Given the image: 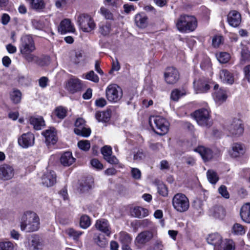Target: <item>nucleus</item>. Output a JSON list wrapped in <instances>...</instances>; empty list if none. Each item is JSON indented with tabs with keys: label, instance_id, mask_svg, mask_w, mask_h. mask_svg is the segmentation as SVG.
<instances>
[{
	"label": "nucleus",
	"instance_id": "obj_25",
	"mask_svg": "<svg viewBox=\"0 0 250 250\" xmlns=\"http://www.w3.org/2000/svg\"><path fill=\"white\" fill-rule=\"evenodd\" d=\"M210 215L215 218L222 219L226 216V210L221 206H215L209 209Z\"/></svg>",
	"mask_w": 250,
	"mask_h": 250
},
{
	"label": "nucleus",
	"instance_id": "obj_27",
	"mask_svg": "<svg viewBox=\"0 0 250 250\" xmlns=\"http://www.w3.org/2000/svg\"><path fill=\"white\" fill-rule=\"evenodd\" d=\"M135 23L140 28H145L148 25V18L143 13L137 14L135 17Z\"/></svg>",
	"mask_w": 250,
	"mask_h": 250
},
{
	"label": "nucleus",
	"instance_id": "obj_62",
	"mask_svg": "<svg viewBox=\"0 0 250 250\" xmlns=\"http://www.w3.org/2000/svg\"><path fill=\"white\" fill-rule=\"evenodd\" d=\"M241 57L242 61H249L250 60V52L243 49L241 51Z\"/></svg>",
	"mask_w": 250,
	"mask_h": 250
},
{
	"label": "nucleus",
	"instance_id": "obj_24",
	"mask_svg": "<svg viewBox=\"0 0 250 250\" xmlns=\"http://www.w3.org/2000/svg\"><path fill=\"white\" fill-rule=\"evenodd\" d=\"M153 234L149 231H145L140 233L135 239V243L138 245H144L149 241L152 238Z\"/></svg>",
	"mask_w": 250,
	"mask_h": 250
},
{
	"label": "nucleus",
	"instance_id": "obj_34",
	"mask_svg": "<svg viewBox=\"0 0 250 250\" xmlns=\"http://www.w3.org/2000/svg\"><path fill=\"white\" fill-rule=\"evenodd\" d=\"M95 118L98 122H107L110 118V112L109 111L97 112L95 114Z\"/></svg>",
	"mask_w": 250,
	"mask_h": 250
},
{
	"label": "nucleus",
	"instance_id": "obj_40",
	"mask_svg": "<svg viewBox=\"0 0 250 250\" xmlns=\"http://www.w3.org/2000/svg\"><path fill=\"white\" fill-rule=\"evenodd\" d=\"M111 24L108 22L102 24L100 25L99 32L104 36H107L111 32Z\"/></svg>",
	"mask_w": 250,
	"mask_h": 250
},
{
	"label": "nucleus",
	"instance_id": "obj_49",
	"mask_svg": "<svg viewBox=\"0 0 250 250\" xmlns=\"http://www.w3.org/2000/svg\"><path fill=\"white\" fill-rule=\"evenodd\" d=\"M185 94L184 90L181 91L178 89H175L172 91L171 93V99L175 101H177L182 96Z\"/></svg>",
	"mask_w": 250,
	"mask_h": 250
},
{
	"label": "nucleus",
	"instance_id": "obj_45",
	"mask_svg": "<svg viewBox=\"0 0 250 250\" xmlns=\"http://www.w3.org/2000/svg\"><path fill=\"white\" fill-rule=\"evenodd\" d=\"M67 110L62 106L58 107L54 112V115L60 119H63L66 115Z\"/></svg>",
	"mask_w": 250,
	"mask_h": 250
},
{
	"label": "nucleus",
	"instance_id": "obj_20",
	"mask_svg": "<svg viewBox=\"0 0 250 250\" xmlns=\"http://www.w3.org/2000/svg\"><path fill=\"white\" fill-rule=\"evenodd\" d=\"M67 88L68 90L72 93L78 92L82 88L81 81L77 78H71L68 82Z\"/></svg>",
	"mask_w": 250,
	"mask_h": 250
},
{
	"label": "nucleus",
	"instance_id": "obj_26",
	"mask_svg": "<svg viewBox=\"0 0 250 250\" xmlns=\"http://www.w3.org/2000/svg\"><path fill=\"white\" fill-rule=\"evenodd\" d=\"M42 134L45 137L46 142L48 144H54L58 140L57 133L54 128L46 130Z\"/></svg>",
	"mask_w": 250,
	"mask_h": 250
},
{
	"label": "nucleus",
	"instance_id": "obj_6",
	"mask_svg": "<svg viewBox=\"0 0 250 250\" xmlns=\"http://www.w3.org/2000/svg\"><path fill=\"white\" fill-rule=\"evenodd\" d=\"M105 96L109 102L118 103L122 98L123 90L121 87L117 84H110L105 89Z\"/></svg>",
	"mask_w": 250,
	"mask_h": 250
},
{
	"label": "nucleus",
	"instance_id": "obj_28",
	"mask_svg": "<svg viewBox=\"0 0 250 250\" xmlns=\"http://www.w3.org/2000/svg\"><path fill=\"white\" fill-rule=\"evenodd\" d=\"M195 150L200 154L205 161L210 160L213 157L212 151L204 146H199Z\"/></svg>",
	"mask_w": 250,
	"mask_h": 250
},
{
	"label": "nucleus",
	"instance_id": "obj_50",
	"mask_svg": "<svg viewBox=\"0 0 250 250\" xmlns=\"http://www.w3.org/2000/svg\"><path fill=\"white\" fill-rule=\"evenodd\" d=\"M85 79L94 83H98L99 81V77L92 70L89 71L85 76Z\"/></svg>",
	"mask_w": 250,
	"mask_h": 250
},
{
	"label": "nucleus",
	"instance_id": "obj_64",
	"mask_svg": "<svg viewBox=\"0 0 250 250\" xmlns=\"http://www.w3.org/2000/svg\"><path fill=\"white\" fill-rule=\"evenodd\" d=\"M48 82V79L47 77H42L39 80V85L42 88H44L47 86Z\"/></svg>",
	"mask_w": 250,
	"mask_h": 250
},
{
	"label": "nucleus",
	"instance_id": "obj_61",
	"mask_svg": "<svg viewBox=\"0 0 250 250\" xmlns=\"http://www.w3.org/2000/svg\"><path fill=\"white\" fill-rule=\"evenodd\" d=\"M32 23L34 27L37 29L41 30L44 28V24L40 20H34L33 21Z\"/></svg>",
	"mask_w": 250,
	"mask_h": 250
},
{
	"label": "nucleus",
	"instance_id": "obj_4",
	"mask_svg": "<svg viewBox=\"0 0 250 250\" xmlns=\"http://www.w3.org/2000/svg\"><path fill=\"white\" fill-rule=\"evenodd\" d=\"M149 124L152 130L160 135H164L168 131L169 124L165 118L161 116H150Z\"/></svg>",
	"mask_w": 250,
	"mask_h": 250
},
{
	"label": "nucleus",
	"instance_id": "obj_60",
	"mask_svg": "<svg viewBox=\"0 0 250 250\" xmlns=\"http://www.w3.org/2000/svg\"><path fill=\"white\" fill-rule=\"evenodd\" d=\"M222 37L220 36H215L212 39V45L214 47H217L221 43Z\"/></svg>",
	"mask_w": 250,
	"mask_h": 250
},
{
	"label": "nucleus",
	"instance_id": "obj_29",
	"mask_svg": "<svg viewBox=\"0 0 250 250\" xmlns=\"http://www.w3.org/2000/svg\"><path fill=\"white\" fill-rule=\"evenodd\" d=\"M75 159L70 152H64L60 158V162L64 167L70 166L75 162Z\"/></svg>",
	"mask_w": 250,
	"mask_h": 250
},
{
	"label": "nucleus",
	"instance_id": "obj_38",
	"mask_svg": "<svg viewBox=\"0 0 250 250\" xmlns=\"http://www.w3.org/2000/svg\"><path fill=\"white\" fill-rule=\"evenodd\" d=\"M246 232L244 227L239 223H235L232 228V233L236 235H243Z\"/></svg>",
	"mask_w": 250,
	"mask_h": 250
},
{
	"label": "nucleus",
	"instance_id": "obj_47",
	"mask_svg": "<svg viewBox=\"0 0 250 250\" xmlns=\"http://www.w3.org/2000/svg\"><path fill=\"white\" fill-rule=\"evenodd\" d=\"M68 235L72 237L73 239L75 241H78L79 237L83 234L82 231H77L75 229L71 228L67 230Z\"/></svg>",
	"mask_w": 250,
	"mask_h": 250
},
{
	"label": "nucleus",
	"instance_id": "obj_19",
	"mask_svg": "<svg viewBox=\"0 0 250 250\" xmlns=\"http://www.w3.org/2000/svg\"><path fill=\"white\" fill-rule=\"evenodd\" d=\"M42 183L47 187L53 186L56 182V175L54 171H47L42 177Z\"/></svg>",
	"mask_w": 250,
	"mask_h": 250
},
{
	"label": "nucleus",
	"instance_id": "obj_5",
	"mask_svg": "<svg viewBox=\"0 0 250 250\" xmlns=\"http://www.w3.org/2000/svg\"><path fill=\"white\" fill-rule=\"evenodd\" d=\"M176 26L182 32L193 31L197 27V21L193 16L182 15L178 19Z\"/></svg>",
	"mask_w": 250,
	"mask_h": 250
},
{
	"label": "nucleus",
	"instance_id": "obj_48",
	"mask_svg": "<svg viewBox=\"0 0 250 250\" xmlns=\"http://www.w3.org/2000/svg\"><path fill=\"white\" fill-rule=\"evenodd\" d=\"M32 8L36 10H41L44 7L43 0H30Z\"/></svg>",
	"mask_w": 250,
	"mask_h": 250
},
{
	"label": "nucleus",
	"instance_id": "obj_11",
	"mask_svg": "<svg viewBox=\"0 0 250 250\" xmlns=\"http://www.w3.org/2000/svg\"><path fill=\"white\" fill-rule=\"evenodd\" d=\"M164 77L167 83L173 84L178 81L180 75L177 69L173 67H168L166 69Z\"/></svg>",
	"mask_w": 250,
	"mask_h": 250
},
{
	"label": "nucleus",
	"instance_id": "obj_56",
	"mask_svg": "<svg viewBox=\"0 0 250 250\" xmlns=\"http://www.w3.org/2000/svg\"><path fill=\"white\" fill-rule=\"evenodd\" d=\"M91 166L97 168V169H102L103 168V165L97 159H93L90 161Z\"/></svg>",
	"mask_w": 250,
	"mask_h": 250
},
{
	"label": "nucleus",
	"instance_id": "obj_3",
	"mask_svg": "<svg viewBox=\"0 0 250 250\" xmlns=\"http://www.w3.org/2000/svg\"><path fill=\"white\" fill-rule=\"evenodd\" d=\"M207 242L214 246V250H234V242L229 239L223 240L222 237L217 233L209 235Z\"/></svg>",
	"mask_w": 250,
	"mask_h": 250
},
{
	"label": "nucleus",
	"instance_id": "obj_10",
	"mask_svg": "<svg viewBox=\"0 0 250 250\" xmlns=\"http://www.w3.org/2000/svg\"><path fill=\"white\" fill-rule=\"evenodd\" d=\"M227 129L230 135L238 137L241 135L244 132V125L242 121L239 119H234L228 126Z\"/></svg>",
	"mask_w": 250,
	"mask_h": 250
},
{
	"label": "nucleus",
	"instance_id": "obj_13",
	"mask_svg": "<svg viewBox=\"0 0 250 250\" xmlns=\"http://www.w3.org/2000/svg\"><path fill=\"white\" fill-rule=\"evenodd\" d=\"M75 128L74 132L78 135L87 137L91 133V130L89 128L84 127L85 121L82 118H78L75 123Z\"/></svg>",
	"mask_w": 250,
	"mask_h": 250
},
{
	"label": "nucleus",
	"instance_id": "obj_37",
	"mask_svg": "<svg viewBox=\"0 0 250 250\" xmlns=\"http://www.w3.org/2000/svg\"><path fill=\"white\" fill-rule=\"evenodd\" d=\"M93 181L92 179H86L80 185V190L82 193L86 192L93 186Z\"/></svg>",
	"mask_w": 250,
	"mask_h": 250
},
{
	"label": "nucleus",
	"instance_id": "obj_2",
	"mask_svg": "<svg viewBox=\"0 0 250 250\" xmlns=\"http://www.w3.org/2000/svg\"><path fill=\"white\" fill-rule=\"evenodd\" d=\"M40 228V219L37 214L32 211H26L21 217V229L27 231H37Z\"/></svg>",
	"mask_w": 250,
	"mask_h": 250
},
{
	"label": "nucleus",
	"instance_id": "obj_57",
	"mask_svg": "<svg viewBox=\"0 0 250 250\" xmlns=\"http://www.w3.org/2000/svg\"><path fill=\"white\" fill-rule=\"evenodd\" d=\"M243 72L245 79L250 84V64H248L243 68Z\"/></svg>",
	"mask_w": 250,
	"mask_h": 250
},
{
	"label": "nucleus",
	"instance_id": "obj_15",
	"mask_svg": "<svg viewBox=\"0 0 250 250\" xmlns=\"http://www.w3.org/2000/svg\"><path fill=\"white\" fill-rule=\"evenodd\" d=\"M35 143L34 135L31 132L23 134L18 139V143L23 148H27L33 146Z\"/></svg>",
	"mask_w": 250,
	"mask_h": 250
},
{
	"label": "nucleus",
	"instance_id": "obj_59",
	"mask_svg": "<svg viewBox=\"0 0 250 250\" xmlns=\"http://www.w3.org/2000/svg\"><path fill=\"white\" fill-rule=\"evenodd\" d=\"M203 202L197 199L193 202V207L197 210H202Z\"/></svg>",
	"mask_w": 250,
	"mask_h": 250
},
{
	"label": "nucleus",
	"instance_id": "obj_63",
	"mask_svg": "<svg viewBox=\"0 0 250 250\" xmlns=\"http://www.w3.org/2000/svg\"><path fill=\"white\" fill-rule=\"evenodd\" d=\"M107 103L106 100L103 98H101L96 100L95 104L97 106L103 107Z\"/></svg>",
	"mask_w": 250,
	"mask_h": 250
},
{
	"label": "nucleus",
	"instance_id": "obj_8",
	"mask_svg": "<svg viewBox=\"0 0 250 250\" xmlns=\"http://www.w3.org/2000/svg\"><path fill=\"white\" fill-rule=\"evenodd\" d=\"M172 206L178 212H183L188 210L189 207V200L183 193H177L172 198Z\"/></svg>",
	"mask_w": 250,
	"mask_h": 250
},
{
	"label": "nucleus",
	"instance_id": "obj_22",
	"mask_svg": "<svg viewBox=\"0 0 250 250\" xmlns=\"http://www.w3.org/2000/svg\"><path fill=\"white\" fill-rule=\"evenodd\" d=\"M240 216L243 222L250 224V203H245L241 207Z\"/></svg>",
	"mask_w": 250,
	"mask_h": 250
},
{
	"label": "nucleus",
	"instance_id": "obj_16",
	"mask_svg": "<svg viewBox=\"0 0 250 250\" xmlns=\"http://www.w3.org/2000/svg\"><path fill=\"white\" fill-rule=\"evenodd\" d=\"M101 152L104 158L108 163L111 164H117L119 163L117 158L112 155V148L110 146H105L101 148Z\"/></svg>",
	"mask_w": 250,
	"mask_h": 250
},
{
	"label": "nucleus",
	"instance_id": "obj_36",
	"mask_svg": "<svg viewBox=\"0 0 250 250\" xmlns=\"http://www.w3.org/2000/svg\"><path fill=\"white\" fill-rule=\"evenodd\" d=\"M21 98V93L18 89H13L10 93V98L11 101L15 104L20 103Z\"/></svg>",
	"mask_w": 250,
	"mask_h": 250
},
{
	"label": "nucleus",
	"instance_id": "obj_9",
	"mask_svg": "<svg viewBox=\"0 0 250 250\" xmlns=\"http://www.w3.org/2000/svg\"><path fill=\"white\" fill-rule=\"evenodd\" d=\"M78 22L81 29L85 32H89L95 28L93 19L87 14H80L78 17Z\"/></svg>",
	"mask_w": 250,
	"mask_h": 250
},
{
	"label": "nucleus",
	"instance_id": "obj_14",
	"mask_svg": "<svg viewBox=\"0 0 250 250\" xmlns=\"http://www.w3.org/2000/svg\"><path fill=\"white\" fill-rule=\"evenodd\" d=\"M15 170L13 167L8 164H4L0 166V179L7 181L14 176Z\"/></svg>",
	"mask_w": 250,
	"mask_h": 250
},
{
	"label": "nucleus",
	"instance_id": "obj_39",
	"mask_svg": "<svg viewBox=\"0 0 250 250\" xmlns=\"http://www.w3.org/2000/svg\"><path fill=\"white\" fill-rule=\"evenodd\" d=\"M208 181L212 184H215L219 180L217 173L212 169H209L207 172Z\"/></svg>",
	"mask_w": 250,
	"mask_h": 250
},
{
	"label": "nucleus",
	"instance_id": "obj_23",
	"mask_svg": "<svg viewBox=\"0 0 250 250\" xmlns=\"http://www.w3.org/2000/svg\"><path fill=\"white\" fill-rule=\"evenodd\" d=\"M95 227L98 229L105 233L107 236L110 235V228L106 220L104 219L98 220L96 221Z\"/></svg>",
	"mask_w": 250,
	"mask_h": 250
},
{
	"label": "nucleus",
	"instance_id": "obj_30",
	"mask_svg": "<svg viewBox=\"0 0 250 250\" xmlns=\"http://www.w3.org/2000/svg\"><path fill=\"white\" fill-rule=\"evenodd\" d=\"M227 97L226 91L223 88L215 91L213 94V98L218 104H221L226 101Z\"/></svg>",
	"mask_w": 250,
	"mask_h": 250
},
{
	"label": "nucleus",
	"instance_id": "obj_31",
	"mask_svg": "<svg viewBox=\"0 0 250 250\" xmlns=\"http://www.w3.org/2000/svg\"><path fill=\"white\" fill-rule=\"evenodd\" d=\"M219 76L220 79L224 83L232 84L234 82V78L232 74L227 69H222L220 71Z\"/></svg>",
	"mask_w": 250,
	"mask_h": 250
},
{
	"label": "nucleus",
	"instance_id": "obj_53",
	"mask_svg": "<svg viewBox=\"0 0 250 250\" xmlns=\"http://www.w3.org/2000/svg\"><path fill=\"white\" fill-rule=\"evenodd\" d=\"M219 193L226 199H228L229 197V194L227 190V187L224 185H222L218 188Z\"/></svg>",
	"mask_w": 250,
	"mask_h": 250
},
{
	"label": "nucleus",
	"instance_id": "obj_43",
	"mask_svg": "<svg viewBox=\"0 0 250 250\" xmlns=\"http://www.w3.org/2000/svg\"><path fill=\"white\" fill-rule=\"evenodd\" d=\"M95 242L100 247H105L108 244V241L104 235L99 234L95 238Z\"/></svg>",
	"mask_w": 250,
	"mask_h": 250
},
{
	"label": "nucleus",
	"instance_id": "obj_52",
	"mask_svg": "<svg viewBox=\"0 0 250 250\" xmlns=\"http://www.w3.org/2000/svg\"><path fill=\"white\" fill-rule=\"evenodd\" d=\"M14 245L9 241L0 243V250H13Z\"/></svg>",
	"mask_w": 250,
	"mask_h": 250
},
{
	"label": "nucleus",
	"instance_id": "obj_51",
	"mask_svg": "<svg viewBox=\"0 0 250 250\" xmlns=\"http://www.w3.org/2000/svg\"><path fill=\"white\" fill-rule=\"evenodd\" d=\"M78 146L81 149L87 151L90 147V144L88 140H81L78 143Z\"/></svg>",
	"mask_w": 250,
	"mask_h": 250
},
{
	"label": "nucleus",
	"instance_id": "obj_18",
	"mask_svg": "<svg viewBox=\"0 0 250 250\" xmlns=\"http://www.w3.org/2000/svg\"><path fill=\"white\" fill-rule=\"evenodd\" d=\"M27 250H42V244L39 237L33 235L28 239V244L26 246Z\"/></svg>",
	"mask_w": 250,
	"mask_h": 250
},
{
	"label": "nucleus",
	"instance_id": "obj_58",
	"mask_svg": "<svg viewBox=\"0 0 250 250\" xmlns=\"http://www.w3.org/2000/svg\"><path fill=\"white\" fill-rule=\"evenodd\" d=\"M120 69V65L117 58L115 60H113L112 63V68L109 71V73H111L113 71H118Z\"/></svg>",
	"mask_w": 250,
	"mask_h": 250
},
{
	"label": "nucleus",
	"instance_id": "obj_17",
	"mask_svg": "<svg viewBox=\"0 0 250 250\" xmlns=\"http://www.w3.org/2000/svg\"><path fill=\"white\" fill-rule=\"evenodd\" d=\"M227 19L229 24L231 26L237 27L241 22V16L238 12L233 10L229 12Z\"/></svg>",
	"mask_w": 250,
	"mask_h": 250
},
{
	"label": "nucleus",
	"instance_id": "obj_55",
	"mask_svg": "<svg viewBox=\"0 0 250 250\" xmlns=\"http://www.w3.org/2000/svg\"><path fill=\"white\" fill-rule=\"evenodd\" d=\"M158 193L163 196H166L168 194L167 187L164 184H160L158 187Z\"/></svg>",
	"mask_w": 250,
	"mask_h": 250
},
{
	"label": "nucleus",
	"instance_id": "obj_44",
	"mask_svg": "<svg viewBox=\"0 0 250 250\" xmlns=\"http://www.w3.org/2000/svg\"><path fill=\"white\" fill-rule=\"evenodd\" d=\"M119 239L122 244H130L132 240L130 235L125 232H120Z\"/></svg>",
	"mask_w": 250,
	"mask_h": 250
},
{
	"label": "nucleus",
	"instance_id": "obj_21",
	"mask_svg": "<svg viewBox=\"0 0 250 250\" xmlns=\"http://www.w3.org/2000/svg\"><path fill=\"white\" fill-rule=\"evenodd\" d=\"M58 30L62 34H64L67 33L74 32L75 28L72 25L70 20L64 19L61 22Z\"/></svg>",
	"mask_w": 250,
	"mask_h": 250
},
{
	"label": "nucleus",
	"instance_id": "obj_46",
	"mask_svg": "<svg viewBox=\"0 0 250 250\" xmlns=\"http://www.w3.org/2000/svg\"><path fill=\"white\" fill-rule=\"evenodd\" d=\"M91 224L90 218L85 215H83L80 218V225L83 229L87 228Z\"/></svg>",
	"mask_w": 250,
	"mask_h": 250
},
{
	"label": "nucleus",
	"instance_id": "obj_32",
	"mask_svg": "<svg viewBox=\"0 0 250 250\" xmlns=\"http://www.w3.org/2000/svg\"><path fill=\"white\" fill-rule=\"evenodd\" d=\"M132 155L133 161L137 163L143 161L146 156V152L142 149H134Z\"/></svg>",
	"mask_w": 250,
	"mask_h": 250
},
{
	"label": "nucleus",
	"instance_id": "obj_35",
	"mask_svg": "<svg viewBox=\"0 0 250 250\" xmlns=\"http://www.w3.org/2000/svg\"><path fill=\"white\" fill-rule=\"evenodd\" d=\"M30 123L36 130H40L42 127L44 125V122L42 117H31Z\"/></svg>",
	"mask_w": 250,
	"mask_h": 250
},
{
	"label": "nucleus",
	"instance_id": "obj_12",
	"mask_svg": "<svg viewBox=\"0 0 250 250\" xmlns=\"http://www.w3.org/2000/svg\"><path fill=\"white\" fill-rule=\"evenodd\" d=\"M247 149V147L244 144L241 143H234L231 146L229 153L232 158H240L246 154Z\"/></svg>",
	"mask_w": 250,
	"mask_h": 250
},
{
	"label": "nucleus",
	"instance_id": "obj_54",
	"mask_svg": "<svg viewBox=\"0 0 250 250\" xmlns=\"http://www.w3.org/2000/svg\"><path fill=\"white\" fill-rule=\"evenodd\" d=\"M131 174L132 178L134 179L139 180L141 178V172L140 170L137 168H132Z\"/></svg>",
	"mask_w": 250,
	"mask_h": 250
},
{
	"label": "nucleus",
	"instance_id": "obj_7",
	"mask_svg": "<svg viewBox=\"0 0 250 250\" xmlns=\"http://www.w3.org/2000/svg\"><path fill=\"white\" fill-rule=\"evenodd\" d=\"M197 124L203 127H209L212 125L209 111L206 108L196 110L193 114Z\"/></svg>",
	"mask_w": 250,
	"mask_h": 250
},
{
	"label": "nucleus",
	"instance_id": "obj_41",
	"mask_svg": "<svg viewBox=\"0 0 250 250\" xmlns=\"http://www.w3.org/2000/svg\"><path fill=\"white\" fill-rule=\"evenodd\" d=\"M216 57L218 61L221 63H225L229 62L230 57L227 52H220L216 54Z\"/></svg>",
	"mask_w": 250,
	"mask_h": 250
},
{
	"label": "nucleus",
	"instance_id": "obj_42",
	"mask_svg": "<svg viewBox=\"0 0 250 250\" xmlns=\"http://www.w3.org/2000/svg\"><path fill=\"white\" fill-rule=\"evenodd\" d=\"M100 13L106 20H114V16L112 13L109 9L104 7H101Z\"/></svg>",
	"mask_w": 250,
	"mask_h": 250
},
{
	"label": "nucleus",
	"instance_id": "obj_1",
	"mask_svg": "<svg viewBox=\"0 0 250 250\" xmlns=\"http://www.w3.org/2000/svg\"><path fill=\"white\" fill-rule=\"evenodd\" d=\"M19 50L22 58L28 63H37L39 57L32 53L36 50L33 38L27 35L21 37L20 40Z\"/></svg>",
	"mask_w": 250,
	"mask_h": 250
},
{
	"label": "nucleus",
	"instance_id": "obj_33",
	"mask_svg": "<svg viewBox=\"0 0 250 250\" xmlns=\"http://www.w3.org/2000/svg\"><path fill=\"white\" fill-rule=\"evenodd\" d=\"M132 215L137 218H143L148 215L147 209L140 207H135L131 212Z\"/></svg>",
	"mask_w": 250,
	"mask_h": 250
}]
</instances>
